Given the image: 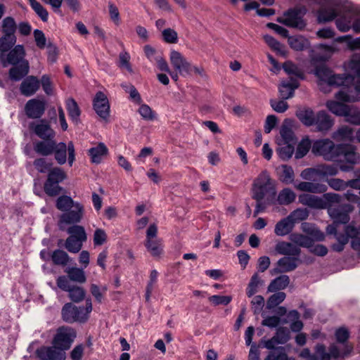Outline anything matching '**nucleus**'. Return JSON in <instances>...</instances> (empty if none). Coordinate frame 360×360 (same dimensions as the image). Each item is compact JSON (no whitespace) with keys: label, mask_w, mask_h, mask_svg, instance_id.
Masks as SVG:
<instances>
[{"label":"nucleus","mask_w":360,"mask_h":360,"mask_svg":"<svg viewBox=\"0 0 360 360\" xmlns=\"http://www.w3.org/2000/svg\"><path fill=\"white\" fill-rule=\"evenodd\" d=\"M91 311V300L88 298L86 300L85 307H77L71 302L65 304L61 309V316L66 323H84L88 321Z\"/></svg>","instance_id":"nucleus-1"},{"label":"nucleus","mask_w":360,"mask_h":360,"mask_svg":"<svg viewBox=\"0 0 360 360\" xmlns=\"http://www.w3.org/2000/svg\"><path fill=\"white\" fill-rule=\"evenodd\" d=\"M252 198L254 200H264L265 197L273 199L276 192L267 171L262 172L255 179L252 188Z\"/></svg>","instance_id":"nucleus-2"},{"label":"nucleus","mask_w":360,"mask_h":360,"mask_svg":"<svg viewBox=\"0 0 360 360\" xmlns=\"http://www.w3.org/2000/svg\"><path fill=\"white\" fill-rule=\"evenodd\" d=\"M337 153L334 161L340 162V169L342 172H349L354 169V165L359 162L360 156L356 152L353 145L338 144Z\"/></svg>","instance_id":"nucleus-3"},{"label":"nucleus","mask_w":360,"mask_h":360,"mask_svg":"<svg viewBox=\"0 0 360 360\" xmlns=\"http://www.w3.org/2000/svg\"><path fill=\"white\" fill-rule=\"evenodd\" d=\"M341 195L338 193H327L323 194V199L310 194L303 193L299 195V201L301 204L311 208L324 209L333 206V203L341 202Z\"/></svg>","instance_id":"nucleus-4"},{"label":"nucleus","mask_w":360,"mask_h":360,"mask_svg":"<svg viewBox=\"0 0 360 360\" xmlns=\"http://www.w3.org/2000/svg\"><path fill=\"white\" fill-rule=\"evenodd\" d=\"M67 178L65 171L58 167H53L47 174V179L44 184L45 193L50 197L58 195L63 191L59 185Z\"/></svg>","instance_id":"nucleus-5"},{"label":"nucleus","mask_w":360,"mask_h":360,"mask_svg":"<svg viewBox=\"0 0 360 360\" xmlns=\"http://www.w3.org/2000/svg\"><path fill=\"white\" fill-rule=\"evenodd\" d=\"M306 13L307 9L304 6L290 8L284 13L283 18H278V21L289 27L302 30L307 25L304 20Z\"/></svg>","instance_id":"nucleus-6"},{"label":"nucleus","mask_w":360,"mask_h":360,"mask_svg":"<svg viewBox=\"0 0 360 360\" xmlns=\"http://www.w3.org/2000/svg\"><path fill=\"white\" fill-rule=\"evenodd\" d=\"M341 13H360V6H354L351 2L346 1L340 6L339 11L333 8H321L318 11V20L322 22H330Z\"/></svg>","instance_id":"nucleus-7"},{"label":"nucleus","mask_w":360,"mask_h":360,"mask_svg":"<svg viewBox=\"0 0 360 360\" xmlns=\"http://www.w3.org/2000/svg\"><path fill=\"white\" fill-rule=\"evenodd\" d=\"M306 213L301 210H296L289 216L278 221L275 226L274 233L276 236H284L290 233L296 220H302L306 217Z\"/></svg>","instance_id":"nucleus-8"},{"label":"nucleus","mask_w":360,"mask_h":360,"mask_svg":"<svg viewBox=\"0 0 360 360\" xmlns=\"http://www.w3.org/2000/svg\"><path fill=\"white\" fill-rule=\"evenodd\" d=\"M338 145L328 139H319L312 144L311 152L315 155L323 156L325 160L334 161Z\"/></svg>","instance_id":"nucleus-9"},{"label":"nucleus","mask_w":360,"mask_h":360,"mask_svg":"<svg viewBox=\"0 0 360 360\" xmlns=\"http://www.w3.org/2000/svg\"><path fill=\"white\" fill-rule=\"evenodd\" d=\"M57 286L63 291L68 292L69 298L75 303H79L84 300L86 291L82 287L70 285L68 278L65 276H60L56 279Z\"/></svg>","instance_id":"nucleus-10"},{"label":"nucleus","mask_w":360,"mask_h":360,"mask_svg":"<svg viewBox=\"0 0 360 360\" xmlns=\"http://www.w3.org/2000/svg\"><path fill=\"white\" fill-rule=\"evenodd\" d=\"M31 134H34L40 140L56 138V133L51 127L50 122L47 119H41L31 122L28 126Z\"/></svg>","instance_id":"nucleus-11"},{"label":"nucleus","mask_w":360,"mask_h":360,"mask_svg":"<svg viewBox=\"0 0 360 360\" xmlns=\"http://www.w3.org/2000/svg\"><path fill=\"white\" fill-rule=\"evenodd\" d=\"M76 335V331L72 328L60 327L57 330L53 340V344L57 349L67 350L70 347Z\"/></svg>","instance_id":"nucleus-12"},{"label":"nucleus","mask_w":360,"mask_h":360,"mask_svg":"<svg viewBox=\"0 0 360 360\" xmlns=\"http://www.w3.org/2000/svg\"><path fill=\"white\" fill-rule=\"evenodd\" d=\"M84 215V206L76 202L71 209L63 212L59 217L58 226L60 229H64V225L76 224L79 223Z\"/></svg>","instance_id":"nucleus-13"},{"label":"nucleus","mask_w":360,"mask_h":360,"mask_svg":"<svg viewBox=\"0 0 360 360\" xmlns=\"http://www.w3.org/2000/svg\"><path fill=\"white\" fill-rule=\"evenodd\" d=\"M25 51L22 45L18 44L11 49L7 53H0V61L3 67L8 65H18L27 60L25 59Z\"/></svg>","instance_id":"nucleus-14"},{"label":"nucleus","mask_w":360,"mask_h":360,"mask_svg":"<svg viewBox=\"0 0 360 360\" xmlns=\"http://www.w3.org/2000/svg\"><path fill=\"white\" fill-rule=\"evenodd\" d=\"M354 207L348 203L335 205L328 207V214L335 223L347 224L350 220L349 213Z\"/></svg>","instance_id":"nucleus-15"},{"label":"nucleus","mask_w":360,"mask_h":360,"mask_svg":"<svg viewBox=\"0 0 360 360\" xmlns=\"http://www.w3.org/2000/svg\"><path fill=\"white\" fill-rule=\"evenodd\" d=\"M46 109V102L44 98H32L27 101L24 111L30 119L41 120Z\"/></svg>","instance_id":"nucleus-16"},{"label":"nucleus","mask_w":360,"mask_h":360,"mask_svg":"<svg viewBox=\"0 0 360 360\" xmlns=\"http://www.w3.org/2000/svg\"><path fill=\"white\" fill-rule=\"evenodd\" d=\"M93 108L101 119L108 121L110 106L107 96L103 91L96 92L93 99Z\"/></svg>","instance_id":"nucleus-17"},{"label":"nucleus","mask_w":360,"mask_h":360,"mask_svg":"<svg viewBox=\"0 0 360 360\" xmlns=\"http://www.w3.org/2000/svg\"><path fill=\"white\" fill-rule=\"evenodd\" d=\"M335 98L348 103L360 101V77L349 86L340 89L335 94Z\"/></svg>","instance_id":"nucleus-18"},{"label":"nucleus","mask_w":360,"mask_h":360,"mask_svg":"<svg viewBox=\"0 0 360 360\" xmlns=\"http://www.w3.org/2000/svg\"><path fill=\"white\" fill-rule=\"evenodd\" d=\"M56 143V138L37 140L33 142V150L37 155L47 157L53 155Z\"/></svg>","instance_id":"nucleus-19"},{"label":"nucleus","mask_w":360,"mask_h":360,"mask_svg":"<svg viewBox=\"0 0 360 360\" xmlns=\"http://www.w3.org/2000/svg\"><path fill=\"white\" fill-rule=\"evenodd\" d=\"M40 88V81L34 75L27 76L20 84V92L22 95L29 97L36 94Z\"/></svg>","instance_id":"nucleus-20"},{"label":"nucleus","mask_w":360,"mask_h":360,"mask_svg":"<svg viewBox=\"0 0 360 360\" xmlns=\"http://www.w3.org/2000/svg\"><path fill=\"white\" fill-rule=\"evenodd\" d=\"M37 356L41 360H65V354L63 350L56 347H42L37 349Z\"/></svg>","instance_id":"nucleus-21"},{"label":"nucleus","mask_w":360,"mask_h":360,"mask_svg":"<svg viewBox=\"0 0 360 360\" xmlns=\"http://www.w3.org/2000/svg\"><path fill=\"white\" fill-rule=\"evenodd\" d=\"M302 261L297 257H283L276 263L277 267L274 269L276 273H286L294 271Z\"/></svg>","instance_id":"nucleus-22"},{"label":"nucleus","mask_w":360,"mask_h":360,"mask_svg":"<svg viewBox=\"0 0 360 360\" xmlns=\"http://www.w3.org/2000/svg\"><path fill=\"white\" fill-rule=\"evenodd\" d=\"M300 86L299 81L292 77L289 79L283 80L278 86V91L282 99H288L293 97L295 90Z\"/></svg>","instance_id":"nucleus-23"},{"label":"nucleus","mask_w":360,"mask_h":360,"mask_svg":"<svg viewBox=\"0 0 360 360\" xmlns=\"http://www.w3.org/2000/svg\"><path fill=\"white\" fill-rule=\"evenodd\" d=\"M334 124V120L325 110H320L316 114L314 124L316 131L326 132L329 131Z\"/></svg>","instance_id":"nucleus-24"},{"label":"nucleus","mask_w":360,"mask_h":360,"mask_svg":"<svg viewBox=\"0 0 360 360\" xmlns=\"http://www.w3.org/2000/svg\"><path fill=\"white\" fill-rule=\"evenodd\" d=\"M11 65L12 67L8 70V77L13 82L24 79L30 72V65L27 60Z\"/></svg>","instance_id":"nucleus-25"},{"label":"nucleus","mask_w":360,"mask_h":360,"mask_svg":"<svg viewBox=\"0 0 360 360\" xmlns=\"http://www.w3.org/2000/svg\"><path fill=\"white\" fill-rule=\"evenodd\" d=\"M276 251L285 257H297L301 253V249L295 244L285 241H280L275 246Z\"/></svg>","instance_id":"nucleus-26"},{"label":"nucleus","mask_w":360,"mask_h":360,"mask_svg":"<svg viewBox=\"0 0 360 360\" xmlns=\"http://www.w3.org/2000/svg\"><path fill=\"white\" fill-rule=\"evenodd\" d=\"M295 187L299 191L312 193H324L328 189L327 186L323 184L309 181L300 182Z\"/></svg>","instance_id":"nucleus-27"},{"label":"nucleus","mask_w":360,"mask_h":360,"mask_svg":"<svg viewBox=\"0 0 360 360\" xmlns=\"http://www.w3.org/2000/svg\"><path fill=\"white\" fill-rule=\"evenodd\" d=\"M108 149L103 143H99L95 147L88 150L87 154L93 163H101L103 158L108 155Z\"/></svg>","instance_id":"nucleus-28"},{"label":"nucleus","mask_w":360,"mask_h":360,"mask_svg":"<svg viewBox=\"0 0 360 360\" xmlns=\"http://www.w3.org/2000/svg\"><path fill=\"white\" fill-rule=\"evenodd\" d=\"M354 78L352 75L343 74V75H335L333 74L332 77L328 82L329 86H342V89L349 86L351 83L354 82Z\"/></svg>","instance_id":"nucleus-29"},{"label":"nucleus","mask_w":360,"mask_h":360,"mask_svg":"<svg viewBox=\"0 0 360 360\" xmlns=\"http://www.w3.org/2000/svg\"><path fill=\"white\" fill-rule=\"evenodd\" d=\"M328 101L326 103L327 108L334 115L339 117H345L347 115V110L349 107V105L343 103L342 101Z\"/></svg>","instance_id":"nucleus-30"},{"label":"nucleus","mask_w":360,"mask_h":360,"mask_svg":"<svg viewBox=\"0 0 360 360\" xmlns=\"http://www.w3.org/2000/svg\"><path fill=\"white\" fill-rule=\"evenodd\" d=\"M66 110L72 122L77 124L79 121L81 110L74 98H70L66 101Z\"/></svg>","instance_id":"nucleus-31"},{"label":"nucleus","mask_w":360,"mask_h":360,"mask_svg":"<svg viewBox=\"0 0 360 360\" xmlns=\"http://www.w3.org/2000/svg\"><path fill=\"white\" fill-rule=\"evenodd\" d=\"M279 180L285 184H292L294 181L295 174L291 166L283 165L278 169Z\"/></svg>","instance_id":"nucleus-32"},{"label":"nucleus","mask_w":360,"mask_h":360,"mask_svg":"<svg viewBox=\"0 0 360 360\" xmlns=\"http://www.w3.org/2000/svg\"><path fill=\"white\" fill-rule=\"evenodd\" d=\"M51 258L53 264L61 266L68 265L71 259L68 254L60 249L53 250L51 255Z\"/></svg>","instance_id":"nucleus-33"},{"label":"nucleus","mask_w":360,"mask_h":360,"mask_svg":"<svg viewBox=\"0 0 360 360\" xmlns=\"http://www.w3.org/2000/svg\"><path fill=\"white\" fill-rule=\"evenodd\" d=\"M296 116L305 126L310 127L314 124L316 114H314L311 108H307L299 110L296 112Z\"/></svg>","instance_id":"nucleus-34"},{"label":"nucleus","mask_w":360,"mask_h":360,"mask_svg":"<svg viewBox=\"0 0 360 360\" xmlns=\"http://www.w3.org/2000/svg\"><path fill=\"white\" fill-rule=\"evenodd\" d=\"M302 229L313 239V242L314 240L323 241L325 239L324 233L312 224L303 223L302 224Z\"/></svg>","instance_id":"nucleus-35"},{"label":"nucleus","mask_w":360,"mask_h":360,"mask_svg":"<svg viewBox=\"0 0 360 360\" xmlns=\"http://www.w3.org/2000/svg\"><path fill=\"white\" fill-rule=\"evenodd\" d=\"M288 44L295 51H303L309 46L308 39L302 35L289 37Z\"/></svg>","instance_id":"nucleus-36"},{"label":"nucleus","mask_w":360,"mask_h":360,"mask_svg":"<svg viewBox=\"0 0 360 360\" xmlns=\"http://www.w3.org/2000/svg\"><path fill=\"white\" fill-rule=\"evenodd\" d=\"M68 278V281H72L79 283H84L86 281V278L83 269L77 267H70L65 270Z\"/></svg>","instance_id":"nucleus-37"},{"label":"nucleus","mask_w":360,"mask_h":360,"mask_svg":"<svg viewBox=\"0 0 360 360\" xmlns=\"http://www.w3.org/2000/svg\"><path fill=\"white\" fill-rule=\"evenodd\" d=\"M290 283L289 276L287 275H281L272 280L268 286V291L276 292L285 289Z\"/></svg>","instance_id":"nucleus-38"},{"label":"nucleus","mask_w":360,"mask_h":360,"mask_svg":"<svg viewBox=\"0 0 360 360\" xmlns=\"http://www.w3.org/2000/svg\"><path fill=\"white\" fill-rule=\"evenodd\" d=\"M68 145L64 142H59L55 146L54 158L58 164L62 165L67 161Z\"/></svg>","instance_id":"nucleus-39"},{"label":"nucleus","mask_w":360,"mask_h":360,"mask_svg":"<svg viewBox=\"0 0 360 360\" xmlns=\"http://www.w3.org/2000/svg\"><path fill=\"white\" fill-rule=\"evenodd\" d=\"M144 245L147 250L154 257H160V255L162 253V248L160 239L155 238L146 240Z\"/></svg>","instance_id":"nucleus-40"},{"label":"nucleus","mask_w":360,"mask_h":360,"mask_svg":"<svg viewBox=\"0 0 360 360\" xmlns=\"http://www.w3.org/2000/svg\"><path fill=\"white\" fill-rule=\"evenodd\" d=\"M17 30L16 22L13 17L8 16L1 22V32L4 35L15 36Z\"/></svg>","instance_id":"nucleus-41"},{"label":"nucleus","mask_w":360,"mask_h":360,"mask_svg":"<svg viewBox=\"0 0 360 360\" xmlns=\"http://www.w3.org/2000/svg\"><path fill=\"white\" fill-rule=\"evenodd\" d=\"M295 198V193L290 188H285L279 192L277 200L279 205H288L293 202Z\"/></svg>","instance_id":"nucleus-42"},{"label":"nucleus","mask_w":360,"mask_h":360,"mask_svg":"<svg viewBox=\"0 0 360 360\" xmlns=\"http://www.w3.org/2000/svg\"><path fill=\"white\" fill-rule=\"evenodd\" d=\"M345 115V121L353 125L360 126V110L354 106L349 105Z\"/></svg>","instance_id":"nucleus-43"},{"label":"nucleus","mask_w":360,"mask_h":360,"mask_svg":"<svg viewBox=\"0 0 360 360\" xmlns=\"http://www.w3.org/2000/svg\"><path fill=\"white\" fill-rule=\"evenodd\" d=\"M290 240L295 245L302 248H309V247L311 246L313 243V239H311L309 236L300 234V233H293L290 235Z\"/></svg>","instance_id":"nucleus-44"},{"label":"nucleus","mask_w":360,"mask_h":360,"mask_svg":"<svg viewBox=\"0 0 360 360\" xmlns=\"http://www.w3.org/2000/svg\"><path fill=\"white\" fill-rule=\"evenodd\" d=\"M353 129L348 126L340 127L333 134V138L339 141H352Z\"/></svg>","instance_id":"nucleus-45"},{"label":"nucleus","mask_w":360,"mask_h":360,"mask_svg":"<svg viewBox=\"0 0 360 360\" xmlns=\"http://www.w3.org/2000/svg\"><path fill=\"white\" fill-rule=\"evenodd\" d=\"M17 41L16 36L2 35L0 37V53H7L15 46Z\"/></svg>","instance_id":"nucleus-46"},{"label":"nucleus","mask_w":360,"mask_h":360,"mask_svg":"<svg viewBox=\"0 0 360 360\" xmlns=\"http://www.w3.org/2000/svg\"><path fill=\"white\" fill-rule=\"evenodd\" d=\"M284 71L290 77L298 79H304V73L296 65L290 61H286L283 65Z\"/></svg>","instance_id":"nucleus-47"},{"label":"nucleus","mask_w":360,"mask_h":360,"mask_svg":"<svg viewBox=\"0 0 360 360\" xmlns=\"http://www.w3.org/2000/svg\"><path fill=\"white\" fill-rule=\"evenodd\" d=\"M314 74L321 81L327 84H328L333 75L331 70L325 65L316 66Z\"/></svg>","instance_id":"nucleus-48"},{"label":"nucleus","mask_w":360,"mask_h":360,"mask_svg":"<svg viewBox=\"0 0 360 360\" xmlns=\"http://www.w3.org/2000/svg\"><path fill=\"white\" fill-rule=\"evenodd\" d=\"M76 202L70 196L61 195L56 200V207L58 210L65 212L71 209Z\"/></svg>","instance_id":"nucleus-49"},{"label":"nucleus","mask_w":360,"mask_h":360,"mask_svg":"<svg viewBox=\"0 0 360 360\" xmlns=\"http://www.w3.org/2000/svg\"><path fill=\"white\" fill-rule=\"evenodd\" d=\"M262 283L257 273H255L250 278V281L246 288V295L248 297H252L257 291L258 287Z\"/></svg>","instance_id":"nucleus-50"},{"label":"nucleus","mask_w":360,"mask_h":360,"mask_svg":"<svg viewBox=\"0 0 360 360\" xmlns=\"http://www.w3.org/2000/svg\"><path fill=\"white\" fill-rule=\"evenodd\" d=\"M33 166L38 172L42 174L48 173L53 168L52 162H48L43 156L36 158L33 161Z\"/></svg>","instance_id":"nucleus-51"},{"label":"nucleus","mask_w":360,"mask_h":360,"mask_svg":"<svg viewBox=\"0 0 360 360\" xmlns=\"http://www.w3.org/2000/svg\"><path fill=\"white\" fill-rule=\"evenodd\" d=\"M67 232L70 236L77 238L83 243L86 241V233L84 228L82 226L74 224L68 229Z\"/></svg>","instance_id":"nucleus-52"},{"label":"nucleus","mask_w":360,"mask_h":360,"mask_svg":"<svg viewBox=\"0 0 360 360\" xmlns=\"http://www.w3.org/2000/svg\"><path fill=\"white\" fill-rule=\"evenodd\" d=\"M82 245L83 242L70 236L65 240L64 247L71 253H77L81 250Z\"/></svg>","instance_id":"nucleus-53"},{"label":"nucleus","mask_w":360,"mask_h":360,"mask_svg":"<svg viewBox=\"0 0 360 360\" xmlns=\"http://www.w3.org/2000/svg\"><path fill=\"white\" fill-rule=\"evenodd\" d=\"M311 148H312V145L309 139H303L297 146V150L295 152V158L300 159L304 157L307 154Z\"/></svg>","instance_id":"nucleus-54"},{"label":"nucleus","mask_w":360,"mask_h":360,"mask_svg":"<svg viewBox=\"0 0 360 360\" xmlns=\"http://www.w3.org/2000/svg\"><path fill=\"white\" fill-rule=\"evenodd\" d=\"M280 134L283 143L296 144L297 139L294 132L290 127L283 125L280 130Z\"/></svg>","instance_id":"nucleus-55"},{"label":"nucleus","mask_w":360,"mask_h":360,"mask_svg":"<svg viewBox=\"0 0 360 360\" xmlns=\"http://www.w3.org/2000/svg\"><path fill=\"white\" fill-rule=\"evenodd\" d=\"M285 146L280 147L277 149V153L281 159L283 160H289L294 151H295V144H290V143H284Z\"/></svg>","instance_id":"nucleus-56"},{"label":"nucleus","mask_w":360,"mask_h":360,"mask_svg":"<svg viewBox=\"0 0 360 360\" xmlns=\"http://www.w3.org/2000/svg\"><path fill=\"white\" fill-rule=\"evenodd\" d=\"M264 360H288V357L284 348L278 347L269 352Z\"/></svg>","instance_id":"nucleus-57"},{"label":"nucleus","mask_w":360,"mask_h":360,"mask_svg":"<svg viewBox=\"0 0 360 360\" xmlns=\"http://www.w3.org/2000/svg\"><path fill=\"white\" fill-rule=\"evenodd\" d=\"M264 360H288V357L284 348L278 347L269 352Z\"/></svg>","instance_id":"nucleus-58"},{"label":"nucleus","mask_w":360,"mask_h":360,"mask_svg":"<svg viewBox=\"0 0 360 360\" xmlns=\"http://www.w3.org/2000/svg\"><path fill=\"white\" fill-rule=\"evenodd\" d=\"M286 295L283 292H278L271 295L266 302V307L271 309L281 304L285 299Z\"/></svg>","instance_id":"nucleus-59"},{"label":"nucleus","mask_w":360,"mask_h":360,"mask_svg":"<svg viewBox=\"0 0 360 360\" xmlns=\"http://www.w3.org/2000/svg\"><path fill=\"white\" fill-rule=\"evenodd\" d=\"M327 183L330 188L336 191H342L349 187V181H345L340 179L331 178L327 179Z\"/></svg>","instance_id":"nucleus-60"},{"label":"nucleus","mask_w":360,"mask_h":360,"mask_svg":"<svg viewBox=\"0 0 360 360\" xmlns=\"http://www.w3.org/2000/svg\"><path fill=\"white\" fill-rule=\"evenodd\" d=\"M163 40L167 44H176L178 42V34L172 29L167 28L162 32Z\"/></svg>","instance_id":"nucleus-61"},{"label":"nucleus","mask_w":360,"mask_h":360,"mask_svg":"<svg viewBox=\"0 0 360 360\" xmlns=\"http://www.w3.org/2000/svg\"><path fill=\"white\" fill-rule=\"evenodd\" d=\"M274 336L278 340L277 342L285 344L290 340V330L286 327H279Z\"/></svg>","instance_id":"nucleus-62"},{"label":"nucleus","mask_w":360,"mask_h":360,"mask_svg":"<svg viewBox=\"0 0 360 360\" xmlns=\"http://www.w3.org/2000/svg\"><path fill=\"white\" fill-rule=\"evenodd\" d=\"M232 300V297L229 295H212L209 297V301L214 306L228 305Z\"/></svg>","instance_id":"nucleus-63"},{"label":"nucleus","mask_w":360,"mask_h":360,"mask_svg":"<svg viewBox=\"0 0 360 360\" xmlns=\"http://www.w3.org/2000/svg\"><path fill=\"white\" fill-rule=\"evenodd\" d=\"M139 112L143 119L146 120H153L156 117L155 112L147 104H142L139 107Z\"/></svg>","instance_id":"nucleus-64"}]
</instances>
